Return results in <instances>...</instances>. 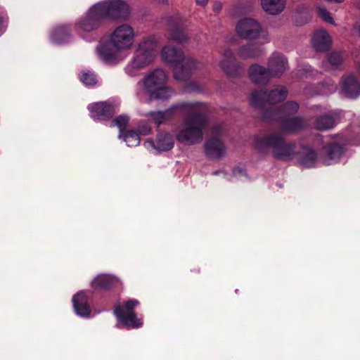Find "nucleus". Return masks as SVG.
<instances>
[{"instance_id": "1", "label": "nucleus", "mask_w": 360, "mask_h": 360, "mask_svg": "<svg viewBox=\"0 0 360 360\" xmlns=\"http://www.w3.org/2000/svg\"><path fill=\"white\" fill-rule=\"evenodd\" d=\"M136 39L134 27L123 23L117 26L109 35L108 41L96 47L98 58L108 64H117L126 58L122 51L132 49Z\"/></svg>"}, {"instance_id": "2", "label": "nucleus", "mask_w": 360, "mask_h": 360, "mask_svg": "<svg viewBox=\"0 0 360 360\" xmlns=\"http://www.w3.org/2000/svg\"><path fill=\"white\" fill-rule=\"evenodd\" d=\"M168 75L160 68L150 72L140 80L136 90V96L143 102L152 100H165L172 97L174 92L167 86Z\"/></svg>"}, {"instance_id": "3", "label": "nucleus", "mask_w": 360, "mask_h": 360, "mask_svg": "<svg viewBox=\"0 0 360 360\" xmlns=\"http://www.w3.org/2000/svg\"><path fill=\"white\" fill-rule=\"evenodd\" d=\"M181 108L188 115L181 123V129L176 134V139L186 145L200 143L203 139L202 129L206 119L200 111V106L198 104L182 103Z\"/></svg>"}, {"instance_id": "4", "label": "nucleus", "mask_w": 360, "mask_h": 360, "mask_svg": "<svg viewBox=\"0 0 360 360\" xmlns=\"http://www.w3.org/2000/svg\"><path fill=\"white\" fill-rule=\"evenodd\" d=\"M162 60L173 68L176 80L186 81L196 68V61L191 58H185L183 51L174 46L167 45L162 48Z\"/></svg>"}, {"instance_id": "5", "label": "nucleus", "mask_w": 360, "mask_h": 360, "mask_svg": "<svg viewBox=\"0 0 360 360\" xmlns=\"http://www.w3.org/2000/svg\"><path fill=\"white\" fill-rule=\"evenodd\" d=\"M255 146L262 153L271 150L274 157L278 160H291L295 154L294 145L285 143L282 136L276 134L257 138Z\"/></svg>"}, {"instance_id": "6", "label": "nucleus", "mask_w": 360, "mask_h": 360, "mask_svg": "<svg viewBox=\"0 0 360 360\" xmlns=\"http://www.w3.org/2000/svg\"><path fill=\"white\" fill-rule=\"evenodd\" d=\"M103 18L98 7L95 4L77 20L75 25V30L85 39L86 34L91 33L99 27Z\"/></svg>"}, {"instance_id": "7", "label": "nucleus", "mask_w": 360, "mask_h": 360, "mask_svg": "<svg viewBox=\"0 0 360 360\" xmlns=\"http://www.w3.org/2000/svg\"><path fill=\"white\" fill-rule=\"evenodd\" d=\"M103 18L114 20L127 19L131 11L130 6L124 0H103L96 3Z\"/></svg>"}, {"instance_id": "8", "label": "nucleus", "mask_w": 360, "mask_h": 360, "mask_svg": "<svg viewBox=\"0 0 360 360\" xmlns=\"http://www.w3.org/2000/svg\"><path fill=\"white\" fill-rule=\"evenodd\" d=\"M288 96V90L284 86H277L268 92L262 91H253L250 99V105L255 108H262L266 103L275 104L284 101Z\"/></svg>"}, {"instance_id": "9", "label": "nucleus", "mask_w": 360, "mask_h": 360, "mask_svg": "<svg viewBox=\"0 0 360 360\" xmlns=\"http://www.w3.org/2000/svg\"><path fill=\"white\" fill-rule=\"evenodd\" d=\"M139 304L136 300H128L123 307L117 306L114 309V314L120 321V323L116 324V327L121 328L122 326L131 328H139L142 326L141 320L137 319L136 315L133 311V309Z\"/></svg>"}, {"instance_id": "10", "label": "nucleus", "mask_w": 360, "mask_h": 360, "mask_svg": "<svg viewBox=\"0 0 360 360\" xmlns=\"http://www.w3.org/2000/svg\"><path fill=\"white\" fill-rule=\"evenodd\" d=\"M340 94L349 99L360 96V79L354 73L343 75L340 79Z\"/></svg>"}, {"instance_id": "11", "label": "nucleus", "mask_w": 360, "mask_h": 360, "mask_svg": "<svg viewBox=\"0 0 360 360\" xmlns=\"http://www.w3.org/2000/svg\"><path fill=\"white\" fill-rule=\"evenodd\" d=\"M236 30L238 35L243 39H255L260 35L262 29L258 21L245 18L238 22Z\"/></svg>"}, {"instance_id": "12", "label": "nucleus", "mask_w": 360, "mask_h": 360, "mask_svg": "<svg viewBox=\"0 0 360 360\" xmlns=\"http://www.w3.org/2000/svg\"><path fill=\"white\" fill-rule=\"evenodd\" d=\"M154 57L136 49L134 56L124 68L125 72L130 77L135 76L137 72L152 64Z\"/></svg>"}, {"instance_id": "13", "label": "nucleus", "mask_w": 360, "mask_h": 360, "mask_svg": "<svg viewBox=\"0 0 360 360\" xmlns=\"http://www.w3.org/2000/svg\"><path fill=\"white\" fill-rule=\"evenodd\" d=\"M91 116L97 120H105L110 118L115 112V107L108 102H98L88 106Z\"/></svg>"}, {"instance_id": "14", "label": "nucleus", "mask_w": 360, "mask_h": 360, "mask_svg": "<svg viewBox=\"0 0 360 360\" xmlns=\"http://www.w3.org/2000/svg\"><path fill=\"white\" fill-rule=\"evenodd\" d=\"M144 146L148 149H155L158 151H166L172 149L174 146V139L169 133H160L158 135L155 141H147Z\"/></svg>"}, {"instance_id": "15", "label": "nucleus", "mask_w": 360, "mask_h": 360, "mask_svg": "<svg viewBox=\"0 0 360 360\" xmlns=\"http://www.w3.org/2000/svg\"><path fill=\"white\" fill-rule=\"evenodd\" d=\"M313 48L320 52L328 51L332 44V38L330 34L325 30H317L311 38Z\"/></svg>"}, {"instance_id": "16", "label": "nucleus", "mask_w": 360, "mask_h": 360, "mask_svg": "<svg viewBox=\"0 0 360 360\" xmlns=\"http://www.w3.org/2000/svg\"><path fill=\"white\" fill-rule=\"evenodd\" d=\"M160 42V38L155 34H148L142 37L137 44L136 49L138 51L150 54L155 58L157 55V49Z\"/></svg>"}, {"instance_id": "17", "label": "nucleus", "mask_w": 360, "mask_h": 360, "mask_svg": "<svg viewBox=\"0 0 360 360\" xmlns=\"http://www.w3.org/2000/svg\"><path fill=\"white\" fill-rule=\"evenodd\" d=\"M288 62L281 53H274L269 59L268 69L273 77H280L286 69Z\"/></svg>"}, {"instance_id": "18", "label": "nucleus", "mask_w": 360, "mask_h": 360, "mask_svg": "<svg viewBox=\"0 0 360 360\" xmlns=\"http://www.w3.org/2000/svg\"><path fill=\"white\" fill-rule=\"evenodd\" d=\"M226 150L224 143L217 138L210 139L205 143V152L210 158H220L224 155Z\"/></svg>"}, {"instance_id": "19", "label": "nucleus", "mask_w": 360, "mask_h": 360, "mask_svg": "<svg viewBox=\"0 0 360 360\" xmlns=\"http://www.w3.org/2000/svg\"><path fill=\"white\" fill-rule=\"evenodd\" d=\"M340 141L354 146H360V120L352 123L346 131L340 135Z\"/></svg>"}, {"instance_id": "20", "label": "nucleus", "mask_w": 360, "mask_h": 360, "mask_svg": "<svg viewBox=\"0 0 360 360\" xmlns=\"http://www.w3.org/2000/svg\"><path fill=\"white\" fill-rule=\"evenodd\" d=\"M299 109V105L294 101L286 103L279 109L274 110L271 115L269 112L265 114L266 118H272L278 121L290 117L291 115L297 112Z\"/></svg>"}, {"instance_id": "21", "label": "nucleus", "mask_w": 360, "mask_h": 360, "mask_svg": "<svg viewBox=\"0 0 360 360\" xmlns=\"http://www.w3.org/2000/svg\"><path fill=\"white\" fill-rule=\"evenodd\" d=\"M248 74L250 79L257 84H265L273 77L268 68L257 64L250 67Z\"/></svg>"}, {"instance_id": "22", "label": "nucleus", "mask_w": 360, "mask_h": 360, "mask_svg": "<svg viewBox=\"0 0 360 360\" xmlns=\"http://www.w3.org/2000/svg\"><path fill=\"white\" fill-rule=\"evenodd\" d=\"M72 303L75 313L82 317H89L91 310L87 303V297L84 292L77 293L72 297Z\"/></svg>"}, {"instance_id": "23", "label": "nucleus", "mask_w": 360, "mask_h": 360, "mask_svg": "<svg viewBox=\"0 0 360 360\" xmlns=\"http://www.w3.org/2000/svg\"><path fill=\"white\" fill-rule=\"evenodd\" d=\"M340 117V111H332L326 115L319 117L315 122V127L320 130L331 129L335 125L337 120Z\"/></svg>"}, {"instance_id": "24", "label": "nucleus", "mask_w": 360, "mask_h": 360, "mask_svg": "<svg viewBox=\"0 0 360 360\" xmlns=\"http://www.w3.org/2000/svg\"><path fill=\"white\" fill-rule=\"evenodd\" d=\"M298 162L303 167L309 168L315 167L317 156L315 152L310 148L302 147L297 153Z\"/></svg>"}, {"instance_id": "25", "label": "nucleus", "mask_w": 360, "mask_h": 360, "mask_svg": "<svg viewBox=\"0 0 360 360\" xmlns=\"http://www.w3.org/2000/svg\"><path fill=\"white\" fill-rule=\"evenodd\" d=\"M263 10L273 15L282 13L286 5V0H260Z\"/></svg>"}, {"instance_id": "26", "label": "nucleus", "mask_w": 360, "mask_h": 360, "mask_svg": "<svg viewBox=\"0 0 360 360\" xmlns=\"http://www.w3.org/2000/svg\"><path fill=\"white\" fill-rule=\"evenodd\" d=\"M176 109L182 110L181 103L176 105H173L171 108L165 111L150 112L146 115L148 116L158 126H159L169 120L172 117L174 111Z\"/></svg>"}, {"instance_id": "27", "label": "nucleus", "mask_w": 360, "mask_h": 360, "mask_svg": "<svg viewBox=\"0 0 360 360\" xmlns=\"http://www.w3.org/2000/svg\"><path fill=\"white\" fill-rule=\"evenodd\" d=\"M120 283L118 278L112 275L99 274L92 281V286L96 289H105Z\"/></svg>"}, {"instance_id": "28", "label": "nucleus", "mask_w": 360, "mask_h": 360, "mask_svg": "<svg viewBox=\"0 0 360 360\" xmlns=\"http://www.w3.org/2000/svg\"><path fill=\"white\" fill-rule=\"evenodd\" d=\"M68 25H59L55 27L51 32V40L56 44H63L70 41L71 35Z\"/></svg>"}, {"instance_id": "29", "label": "nucleus", "mask_w": 360, "mask_h": 360, "mask_svg": "<svg viewBox=\"0 0 360 360\" xmlns=\"http://www.w3.org/2000/svg\"><path fill=\"white\" fill-rule=\"evenodd\" d=\"M343 148L338 144L327 146L323 160V164L330 165L336 163L343 153Z\"/></svg>"}, {"instance_id": "30", "label": "nucleus", "mask_w": 360, "mask_h": 360, "mask_svg": "<svg viewBox=\"0 0 360 360\" xmlns=\"http://www.w3.org/2000/svg\"><path fill=\"white\" fill-rule=\"evenodd\" d=\"M280 127L283 132L290 133L295 131L304 126V120L300 117H288L280 120Z\"/></svg>"}, {"instance_id": "31", "label": "nucleus", "mask_w": 360, "mask_h": 360, "mask_svg": "<svg viewBox=\"0 0 360 360\" xmlns=\"http://www.w3.org/2000/svg\"><path fill=\"white\" fill-rule=\"evenodd\" d=\"M261 49L256 44H248L243 46L239 51V56L243 58H256L261 55Z\"/></svg>"}, {"instance_id": "32", "label": "nucleus", "mask_w": 360, "mask_h": 360, "mask_svg": "<svg viewBox=\"0 0 360 360\" xmlns=\"http://www.w3.org/2000/svg\"><path fill=\"white\" fill-rule=\"evenodd\" d=\"M224 58L220 61L219 65L221 69L229 75H233V62L234 54L231 50H226L224 53Z\"/></svg>"}, {"instance_id": "33", "label": "nucleus", "mask_w": 360, "mask_h": 360, "mask_svg": "<svg viewBox=\"0 0 360 360\" xmlns=\"http://www.w3.org/2000/svg\"><path fill=\"white\" fill-rule=\"evenodd\" d=\"M342 62V55L340 51H332L327 56V60L324 62V65L328 64L335 67L340 65Z\"/></svg>"}, {"instance_id": "34", "label": "nucleus", "mask_w": 360, "mask_h": 360, "mask_svg": "<svg viewBox=\"0 0 360 360\" xmlns=\"http://www.w3.org/2000/svg\"><path fill=\"white\" fill-rule=\"evenodd\" d=\"M123 141L129 147L136 146L140 143L139 134L134 131H129L124 136Z\"/></svg>"}, {"instance_id": "35", "label": "nucleus", "mask_w": 360, "mask_h": 360, "mask_svg": "<svg viewBox=\"0 0 360 360\" xmlns=\"http://www.w3.org/2000/svg\"><path fill=\"white\" fill-rule=\"evenodd\" d=\"M316 8L319 18L330 25H336L331 13L328 11L326 8L323 6H317Z\"/></svg>"}, {"instance_id": "36", "label": "nucleus", "mask_w": 360, "mask_h": 360, "mask_svg": "<svg viewBox=\"0 0 360 360\" xmlns=\"http://www.w3.org/2000/svg\"><path fill=\"white\" fill-rule=\"evenodd\" d=\"M338 86L334 81L328 79L321 84V89L318 92L319 94L326 95L335 92Z\"/></svg>"}, {"instance_id": "37", "label": "nucleus", "mask_w": 360, "mask_h": 360, "mask_svg": "<svg viewBox=\"0 0 360 360\" xmlns=\"http://www.w3.org/2000/svg\"><path fill=\"white\" fill-rule=\"evenodd\" d=\"M80 80L86 86H94L96 84V78L94 74L91 71H84L80 75Z\"/></svg>"}, {"instance_id": "38", "label": "nucleus", "mask_w": 360, "mask_h": 360, "mask_svg": "<svg viewBox=\"0 0 360 360\" xmlns=\"http://www.w3.org/2000/svg\"><path fill=\"white\" fill-rule=\"evenodd\" d=\"M129 121V117L126 115H120L115 119L111 124V127L117 126L119 127L120 132L124 129Z\"/></svg>"}, {"instance_id": "39", "label": "nucleus", "mask_w": 360, "mask_h": 360, "mask_svg": "<svg viewBox=\"0 0 360 360\" xmlns=\"http://www.w3.org/2000/svg\"><path fill=\"white\" fill-rule=\"evenodd\" d=\"M169 38L170 39L176 41L179 43L184 42L187 39L186 36L180 30H176L172 32L169 34Z\"/></svg>"}, {"instance_id": "40", "label": "nucleus", "mask_w": 360, "mask_h": 360, "mask_svg": "<svg viewBox=\"0 0 360 360\" xmlns=\"http://www.w3.org/2000/svg\"><path fill=\"white\" fill-rule=\"evenodd\" d=\"M233 176L240 181H245L248 179L246 172L242 167H237L233 170Z\"/></svg>"}, {"instance_id": "41", "label": "nucleus", "mask_w": 360, "mask_h": 360, "mask_svg": "<svg viewBox=\"0 0 360 360\" xmlns=\"http://www.w3.org/2000/svg\"><path fill=\"white\" fill-rule=\"evenodd\" d=\"M5 17L3 11L0 9V34L5 30Z\"/></svg>"}, {"instance_id": "42", "label": "nucleus", "mask_w": 360, "mask_h": 360, "mask_svg": "<svg viewBox=\"0 0 360 360\" xmlns=\"http://www.w3.org/2000/svg\"><path fill=\"white\" fill-rule=\"evenodd\" d=\"M150 133V128L148 125H143V127H140L139 130V134L140 135H148Z\"/></svg>"}, {"instance_id": "43", "label": "nucleus", "mask_w": 360, "mask_h": 360, "mask_svg": "<svg viewBox=\"0 0 360 360\" xmlns=\"http://www.w3.org/2000/svg\"><path fill=\"white\" fill-rule=\"evenodd\" d=\"M222 8V4L221 2H215L213 6V9L215 12H219Z\"/></svg>"}, {"instance_id": "44", "label": "nucleus", "mask_w": 360, "mask_h": 360, "mask_svg": "<svg viewBox=\"0 0 360 360\" xmlns=\"http://www.w3.org/2000/svg\"><path fill=\"white\" fill-rule=\"evenodd\" d=\"M196 2L200 6H205L208 2V0H196Z\"/></svg>"}, {"instance_id": "45", "label": "nucleus", "mask_w": 360, "mask_h": 360, "mask_svg": "<svg viewBox=\"0 0 360 360\" xmlns=\"http://www.w3.org/2000/svg\"><path fill=\"white\" fill-rule=\"evenodd\" d=\"M354 30L359 34L360 36V25H356L354 26Z\"/></svg>"}, {"instance_id": "46", "label": "nucleus", "mask_w": 360, "mask_h": 360, "mask_svg": "<svg viewBox=\"0 0 360 360\" xmlns=\"http://www.w3.org/2000/svg\"><path fill=\"white\" fill-rule=\"evenodd\" d=\"M356 70H358V72L360 73V61H358L356 63Z\"/></svg>"}, {"instance_id": "47", "label": "nucleus", "mask_w": 360, "mask_h": 360, "mask_svg": "<svg viewBox=\"0 0 360 360\" xmlns=\"http://www.w3.org/2000/svg\"><path fill=\"white\" fill-rule=\"evenodd\" d=\"M219 172H214V174H219Z\"/></svg>"}]
</instances>
